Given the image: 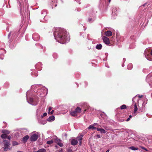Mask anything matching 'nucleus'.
<instances>
[{"instance_id": "c756f323", "label": "nucleus", "mask_w": 152, "mask_h": 152, "mask_svg": "<svg viewBox=\"0 0 152 152\" xmlns=\"http://www.w3.org/2000/svg\"><path fill=\"white\" fill-rule=\"evenodd\" d=\"M134 112L135 113L137 110V108L136 103L134 104Z\"/></svg>"}, {"instance_id": "5fc2aeb1", "label": "nucleus", "mask_w": 152, "mask_h": 152, "mask_svg": "<svg viewBox=\"0 0 152 152\" xmlns=\"http://www.w3.org/2000/svg\"><path fill=\"white\" fill-rule=\"evenodd\" d=\"M151 56H152V50H151Z\"/></svg>"}, {"instance_id": "cd10ccee", "label": "nucleus", "mask_w": 152, "mask_h": 152, "mask_svg": "<svg viewBox=\"0 0 152 152\" xmlns=\"http://www.w3.org/2000/svg\"><path fill=\"white\" fill-rule=\"evenodd\" d=\"M18 1L20 5H21L25 1H26V0H18Z\"/></svg>"}, {"instance_id": "8fccbe9b", "label": "nucleus", "mask_w": 152, "mask_h": 152, "mask_svg": "<svg viewBox=\"0 0 152 152\" xmlns=\"http://www.w3.org/2000/svg\"><path fill=\"white\" fill-rule=\"evenodd\" d=\"M2 52L3 53H6V51L4 50H3V52Z\"/></svg>"}, {"instance_id": "4d7b16f0", "label": "nucleus", "mask_w": 152, "mask_h": 152, "mask_svg": "<svg viewBox=\"0 0 152 152\" xmlns=\"http://www.w3.org/2000/svg\"><path fill=\"white\" fill-rule=\"evenodd\" d=\"M109 150H107L105 152H109Z\"/></svg>"}, {"instance_id": "49530a36", "label": "nucleus", "mask_w": 152, "mask_h": 152, "mask_svg": "<svg viewBox=\"0 0 152 152\" xmlns=\"http://www.w3.org/2000/svg\"><path fill=\"white\" fill-rule=\"evenodd\" d=\"M131 118H129V117L126 120V121H129Z\"/></svg>"}, {"instance_id": "393cba45", "label": "nucleus", "mask_w": 152, "mask_h": 152, "mask_svg": "<svg viewBox=\"0 0 152 152\" xmlns=\"http://www.w3.org/2000/svg\"><path fill=\"white\" fill-rule=\"evenodd\" d=\"M55 143H56L57 144L58 143L60 142L61 141V140H60L58 139L57 137H56V138H55Z\"/></svg>"}, {"instance_id": "4468645a", "label": "nucleus", "mask_w": 152, "mask_h": 152, "mask_svg": "<svg viewBox=\"0 0 152 152\" xmlns=\"http://www.w3.org/2000/svg\"><path fill=\"white\" fill-rule=\"evenodd\" d=\"M55 119V117L53 115L50 116L48 119V121L49 122H52Z\"/></svg>"}, {"instance_id": "412c9836", "label": "nucleus", "mask_w": 152, "mask_h": 152, "mask_svg": "<svg viewBox=\"0 0 152 152\" xmlns=\"http://www.w3.org/2000/svg\"><path fill=\"white\" fill-rule=\"evenodd\" d=\"M143 96L142 95H136L132 99V101L133 102H134V99L137 97H138L139 98H141Z\"/></svg>"}, {"instance_id": "1a4fd4ad", "label": "nucleus", "mask_w": 152, "mask_h": 152, "mask_svg": "<svg viewBox=\"0 0 152 152\" xmlns=\"http://www.w3.org/2000/svg\"><path fill=\"white\" fill-rule=\"evenodd\" d=\"M32 37L34 40L37 41L39 39V36L37 33H35L33 34Z\"/></svg>"}, {"instance_id": "a19ab883", "label": "nucleus", "mask_w": 152, "mask_h": 152, "mask_svg": "<svg viewBox=\"0 0 152 152\" xmlns=\"http://www.w3.org/2000/svg\"><path fill=\"white\" fill-rule=\"evenodd\" d=\"M56 152H63V150L61 149L59 151H57Z\"/></svg>"}, {"instance_id": "6e6552de", "label": "nucleus", "mask_w": 152, "mask_h": 152, "mask_svg": "<svg viewBox=\"0 0 152 152\" xmlns=\"http://www.w3.org/2000/svg\"><path fill=\"white\" fill-rule=\"evenodd\" d=\"M38 138V135L36 134H33L32 135L30 138V140L31 141H35Z\"/></svg>"}, {"instance_id": "7c9ffc66", "label": "nucleus", "mask_w": 152, "mask_h": 152, "mask_svg": "<svg viewBox=\"0 0 152 152\" xmlns=\"http://www.w3.org/2000/svg\"><path fill=\"white\" fill-rule=\"evenodd\" d=\"M53 141L52 140H50L47 141V143L48 144H51L53 143Z\"/></svg>"}, {"instance_id": "473e14b6", "label": "nucleus", "mask_w": 152, "mask_h": 152, "mask_svg": "<svg viewBox=\"0 0 152 152\" xmlns=\"http://www.w3.org/2000/svg\"><path fill=\"white\" fill-rule=\"evenodd\" d=\"M57 144L58 145H59L61 147L63 146V144L61 142V141L58 143H57Z\"/></svg>"}, {"instance_id": "f3484780", "label": "nucleus", "mask_w": 152, "mask_h": 152, "mask_svg": "<svg viewBox=\"0 0 152 152\" xmlns=\"http://www.w3.org/2000/svg\"><path fill=\"white\" fill-rule=\"evenodd\" d=\"M29 138V136L28 135H26L23 137V140L24 142H26L27 141V140Z\"/></svg>"}, {"instance_id": "f03ea898", "label": "nucleus", "mask_w": 152, "mask_h": 152, "mask_svg": "<svg viewBox=\"0 0 152 152\" xmlns=\"http://www.w3.org/2000/svg\"><path fill=\"white\" fill-rule=\"evenodd\" d=\"M32 91L36 93H39L40 91H41L44 94L46 93L45 95H46L48 91L47 88L44 86L42 85H34L31 86Z\"/></svg>"}, {"instance_id": "c9c22d12", "label": "nucleus", "mask_w": 152, "mask_h": 152, "mask_svg": "<svg viewBox=\"0 0 152 152\" xmlns=\"http://www.w3.org/2000/svg\"><path fill=\"white\" fill-rule=\"evenodd\" d=\"M23 132H26V134H27L28 132V131L27 130V129H23Z\"/></svg>"}, {"instance_id": "f8f14e48", "label": "nucleus", "mask_w": 152, "mask_h": 152, "mask_svg": "<svg viewBox=\"0 0 152 152\" xmlns=\"http://www.w3.org/2000/svg\"><path fill=\"white\" fill-rule=\"evenodd\" d=\"M71 143L73 145H76L77 143V140L75 139H73L71 141Z\"/></svg>"}, {"instance_id": "052dcab7", "label": "nucleus", "mask_w": 152, "mask_h": 152, "mask_svg": "<svg viewBox=\"0 0 152 152\" xmlns=\"http://www.w3.org/2000/svg\"><path fill=\"white\" fill-rule=\"evenodd\" d=\"M108 0V2L109 3H110L111 1V0Z\"/></svg>"}, {"instance_id": "39448f33", "label": "nucleus", "mask_w": 152, "mask_h": 152, "mask_svg": "<svg viewBox=\"0 0 152 152\" xmlns=\"http://www.w3.org/2000/svg\"><path fill=\"white\" fill-rule=\"evenodd\" d=\"M146 80L148 83L150 87L152 88V73L149 74L147 75Z\"/></svg>"}, {"instance_id": "69168bd1", "label": "nucleus", "mask_w": 152, "mask_h": 152, "mask_svg": "<svg viewBox=\"0 0 152 152\" xmlns=\"http://www.w3.org/2000/svg\"><path fill=\"white\" fill-rule=\"evenodd\" d=\"M86 110H84V112L86 111Z\"/></svg>"}, {"instance_id": "423d86ee", "label": "nucleus", "mask_w": 152, "mask_h": 152, "mask_svg": "<svg viewBox=\"0 0 152 152\" xmlns=\"http://www.w3.org/2000/svg\"><path fill=\"white\" fill-rule=\"evenodd\" d=\"M112 15H117L119 12V9L116 7H114L112 10Z\"/></svg>"}, {"instance_id": "2f4dec72", "label": "nucleus", "mask_w": 152, "mask_h": 152, "mask_svg": "<svg viewBox=\"0 0 152 152\" xmlns=\"http://www.w3.org/2000/svg\"><path fill=\"white\" fill-rule=\"evenodd\" d=\"M88 21L89 22L92 23L93 21H94V19H92V18H89L88 19Z\"/></svg>"}, {"instance_id": "5701e85b", "label": "nucleus", "mask_w": 152, "mask_h": 152, "mask_svg": "<svg viewBox=\"0 0 152 152\" xmlns=\"http://www.w3.org/2000/svg\"><path fill=\"white\" fill-rule=\"evenodd\" d=\"M33 152H46V150L44 149H41L37 151H34Z\"/></svg>"}, {"instance_id": "37998d69", "label": "nucleus", "mask_w": 152, "mask_h": 152, "mask_svg": "<svg viewBox=\"0 0 152 152\" xmlns=\"http://www.w3.org/2000/svg\"><path fill=\"white\" fill-rule=\"evenodd\" d=\"M47 115V113H44L43 115L42 116V117H43L44 116H46Z\"/></svg>"}, {"instance_id": "20e7f679", "label": "nucleus", "mask_w": 152, "mask_h": 152, "mask_svg": "<svg viewBox=\"0 0 152 152\" xmlns=\"http://www.w3.org/2000/svg\"><path fill=\"white\" fill-rule=\"evenodd\" d=\"M81 109L79 107H77L76 109L70 112L71 115L73 116H76L78 113H80Z\"/></svg>"}, {"instance_id": "b1692460", "label": "nucleus", "mask_w": 152, "mask_h": 152, "mask_svg": "<svg viewBox=\"0 0 152 152\" xmlns=\"http://www.w3.org/2000/svg\"><path fill=\"white\" fill-rule=\"evenodd\" d=\"M129 148L133 151H136L138 149V148L134 146H132Z\"/></svg>"}, {"instance_id": "338daca9", "label": "nucleus", "mask_w": 152, "mask_h": 152, "mask_svg": "<svg viewBox=\"0 0 152 152\" xmlns=\"http://www.w3.org/2000/svg\"><path fill=\"white\" fill-rule=\"evenodd\" d=\"M57 6V5H56H56H55V6Z\"/></svg>"}, {"instance_id": "aec40b11", "label": "nucleus", "mask_w": 152, "mask_h": 152, "mask_svg": "<svg viewBox=\"0 0 152 152\" xmlns=\"http://www.w3.org/2000/svg\"><path fill=\"white\" fill-rule=\"evenodd\" d=\"M102 47V45L101 44H97L96 46V48L98 50H100Z\"/></svg>"}, {"instance_id": "9b49d317", "label": "nucleus", "mask_w": 152, "mask_h": 152, "mask_svg": "<svg viewBox=\"0 0 152 152\" xmlns=\"http://www.w3.org/2000/svg\"><path fill=\"white\" fill-rule=\"evenodd\" d=\"M84 134H83V133L80 134H79L77 137V140L79 141L80 145H81V144L82 137L84 136Z\"/></svg>"}, {"instance_id": "6ab92c4d", "label": "nucleus", "mask_w": 152, "mask_h": 152, "mask_svg": "<svg viewBox=\"0 0 152 152\" xmlns=\"http://www.w3.org/2000/svg\"><path fill=\"white\" fill-rule=\"evenodd\" d=\"M2 132L3 133L6 134H9L10 133L9 131L5 129L3 130L2 131Z\"/></svg>"}, {"instance_id": "f704fd0d", "label": "nucleus", "mask_w": 152, "mask_h": 152, "mask_svg": "<svg viewBox=\"0 0 152 152\" xmlns=\"http://www.w3.org/2000/svg\"><path fill=\"white\" fill-rule=\"evenodd\" d=\"M0 58L1 59H3L4 58V55L3 54H1L0 55Z\"/></svg>"}, {"instance_id": "a211bd4d", "label": "nucleus", "mask_w": 152, "mask_h": 152, "mask_svg": "<svg viewBox=\"0 0 152 152\" xmlns=\"http://www.w3.org/2000/svg\"><path fill=\"white\" fill-rule=\"evenodd\" d=\"M97 128H96V127H95L94 126H93L92 125H91L89 126L88 128V129H96Z\"/></svg>"}, {"instance_id": "ddd939ff", "label": "nucleus", "mask_w": 152, "mask_h": 152, "mask_svg": "<svg viewBox=\"0 0 152 152\" xmlns=\"http://www.w3.org/2000/svg\"><path fill=\"white\" fill-rule=\"evenodd\" d=\"M146 52L147 51L146 50L145 51V55L146 58L149 60L152 61V60H151L150 58V55L147 54Z\"/></svg>"}, {"instance_id": "7ed1b4c3", "label": "nucleus", "mask_w": 152, "mask_h": 152, "mask_svg": "<svg viewBox=\"0 0 152 152\" xmlns=\"http://www.w3.org/2000/svg\"><path fill=\"white\" fill-rule=\"evenodd\" d=\"M33 91H28L26 93L27 101L30 104L33 105H36L37 104L38 102L37 98L34 99L31 98V96L33 95Z\"/></svg>"}, {"instance_id": "bf43d9fd", "label": "nucleus", "mask_w": 152, "mask_h": 152, "mask_svg": "<svg viewBox=\"0 0 152 152\" xmlns=\"http://www.w3.org/2000/svg\"><path fill=\"white\" fill-rule=\"evenodd\" d=\"M124 64H123L122 65V67H124Z\"/></svg>"}, {"instance_id": "a878e982", "label": "nucleus", "mask_w": 152, "mask_h": 152, "mask_svg": "<svg viewBox=\"0 0 152 152\" xmlns=\"http://www.w3.org/2000/svg\"><path fill=\"white\" fill-rule=\"evenodd\" d=\"M41 111V110L40 108L37 109V110L36 114L37 115H39Z\"/></svg>"}, {"instance_id": "680f3d73", "label": "nucleus", "mask_w": 152, "mask_h": 152, "mask_svg": "<svg viewBox=\"0 0 152 152\" xmlns=\"http://www.w3.org/2000/svg\"><path fill=\"white\" fill-rule=\"evenodd\" d=\"M21 13H22V15H23V12H22V11L21 12Z\"/></svg>"}, {"instance_id": "6e6d98bb", "label": "nucleus", "mask_w": 152, "mask_h": 152, "mask_svg": "<svg viewBox=\"0 0 152 152\" xmlns=\"http://www.w3.org/2000/svg\"><path fill=\"white\" fill-rule=\"evenodd\" d=\"M55 147H56V148H58V147L57 145H55Z\"/></svg>"}, {"instance_id": "de8ad7c7", "label": "nucleus", "mask_w": 152, "mask_h": 152, "mask_svg": "<svg viewBox=\"0 0 152 152\" xmlns=\"http://www.w3.org/2000/svg\"><path fill=\"white\" fill-rule=\"evenodd\" d=\"M42 14H47V12H46L45 11H44L42 13Z\"/></svg>"}, {"instance_id": "72a5a7b5", "label": "nucleus", "mask_w": 152, "mask_h": 152, "mask_svg": "<svg viewBox=\"0 0 152 152\" xmlns=\"http://www.w3.org/2000/svg\"><path fill=\"white\" fill-rule=\"evenodd\" d=\"M12 144L13 145H15L18 144V143L15 141H13Z\"/></svg>"}, {"instance_id": "864d4df0", "label": "nucleus", "mask_w": 152, "mask_h": 152, "mask_svg": "<svg viewBox=\"0 0 152 152\" xmlns=\"http://www.w3.org/2000/svg\"><path fill=\"white\" fill-rule=\"evenodd\" d=\"M8 139H9V140H10V137H7Z\"/></svg>"}, {"instance_id": "c03bdc74", "label": "nucleus", "mask_w": 152, "mask_h": 152, "mask_svg": "<svg viewBox=\"0 0 152 152\" xmlns=\"http://www.w3.org/2000/svg\"><path fill=\"white\" fill-rule=\"evenodd\" d=\"M96 137L98 138H100L101 137L100 135L99 134H97Z\"/></svg>"}, {"instance_id": "603ef678", "label": "nucleus", "mask_w": 152, "mask_h": 152, "mask_svg": "<svg viewBox=\"0 0 152 152\" xmlns=\"http://www.w3.org/2000/svg\"><path fill=\"white\" fill-rule=\"evenodd\" d=\"M123 60L124 62L125 61H126V59L125 58H123Z\"/></svg>"}, {"instance_id": "0eeeda50", "label": "nucleus", "mask_w": 152, "mask_h": 152, "mask_svg": "<svg viewBox=\"0 0 152 152\" xmlns=\"http://www.w3.org/2000/svg\"><path fill=\"white\" fill-rule=\"evenodd\" d=\"M3 142H4V150L5 151H7V149L8 148L10 145V143L7 140H4Z\"/></svg>"}, {"instance_id": "2eb2a0df", "label": "nucleus", "mask_w": 152, "mask_h": 152, "mask_svg": "<svg viewBox=\"0 0 152 152\" xmlns=\"http://www.w3.org/2000/svg\"><path fill=\"white\" fill-rule=\"evenodd\" d=\"M97 131H100L101 133L105 134L106 133V131L104 129H102L97 128Z\"/></svg>"}, {"instance_id": "ea45409f", "label": "nucleus", "mask_w": 152, "mask_h": 152, "mask_svg": "<svg viewBox=\"0 0 152 152\" xmlns=\"http://www.w3.org/2000/svg\"><path fill=\"white\" fill-rule=\"evenodd\" d=\"M141 148L142 149H143V150H145V151H148V150L147 149H146L145 147H141Z\"/></svg>"}, {"instance_id": "c85d7f7f", "label": "nucleus", "mask_w": 152, "mask_h": 152, "mask_svg": "<svg viewBox=\"0 0 152 152\" xmlns=\"http://www.w3.org/2000/svg\"><path fill=\"white\" fill-rule=\"evenodd\" d=\"M1 138H3V139H5L7 138V136L6 134H2L1 135Z\"/></svg>"}, {"instance_id": "4be33fe9", "label": "nucleus", "mask_w": 152, "mask_h": 152, "mask_svg": "<svg viewBox=\"0 0 152 152\" xmlns=\"http://www.w3.org/2000/svg\"><path fill=\"white\" fill-rule=\"evenodd\" d=\"M132 68V64L130 63L127 66V69H128L130 70Z\"/></svg>"}, {"instance_id": "3c124183", "label": "nucleus", "mask_w": 152, "mask_h": 152, "mask_svg": "<svg viewBox=\"0 0 152 152\" xmlns=\"http://www.w3.org/2000/svg\"><path fill=\"white\" fill-rule=\"evenodd\" d=\"M132 115H129V118H132Z\"/></svg>"}, {"instance_id": "a18cd8bd", "label": "nucleus", "mask_w": 152, "mask_h": 152, "mask_svg": "<svg viewBox=\"0 0 152 152\" xmlns=\"http://www.w3.org/2000/svg\"><path fill=\"white\" fill-rule=\"evenodd\" d=\"M11 32H10L9 34L8 35V38H9L11 35Z\"/></svg>"}, {"instance_id": "e433bc0d", "label": "nucleus", "mask_w": 152, "mask_h": 152, "mask_svg": "<svg viewBox=\"0 0 152 152\" xmlns=\"http://www.w3.org/2000/svg\"><path fill=\"white\" fill-rule=\"evenodd\" d=\"M72 150L71 148H68L67 150V152H72Z\"/></svg>"}, {"instance_id": "dca6fc26", "label": "nucleus", "mask_w": 152, "mask_h": 152, "mask_svg": "<svg viewBox=\"0 0 152 152\" xmlns=\"http://www.w3.org/2000/svg\"><path fill=\"white\" fill-rule=\"evenodd\" d=\"M104 34L106 36H110L112 35V32L110 31H108L105 32Z\"/></svg>"}, {"instance_id": "f257e3e1", "label": "nucleus", "mask_w": 152, "mask_h": 152, "mask_svg": "<svg viewBox=\"0 0 152 152\" xmlns=\"http://www.w3.org/2000/svg\"><path fill=\"white\" fill-rule=\"evenodd\" d=\"M53 34L55 39L61 44H64L69 41L68 34L63 29L57 28Z\"/></svg>"}, {"instance_id": "79ce46f5", "label": "nucleus", "mask_w": 152, "mask_h": 152, "mask_svg": "<svg viewBox=\"0 0 152 152\" xmlns=\"http://www.w3.org/2000/svg\"><path fill=\"white\" fill-rule=\"evenodd\" d=\"M52 109V107H49L48 108V110L49 111V112H50V111Z\"/></svg>"}, {"instance_id": "4c0bfd02", "label": "nucleus", "mask_w": 152, "mask_h": 152, "mask_svg": "<svg viewBox=\"0 0 152 152\" xmlns=\"http://www.w3.org/2000/svg\"><path fill=\"white\" fill-rule=\"evenodd\" d=\"M41 64V63H38L35 66V67L36 68H38V65H40Z\"/></svg>"}, {"instance_id": "58836bf2", "label": "nucleus", "mask_w": 152, "mask_h": 152, "mask_svg": "<svg viewBox=\"0 0 152 152\" xmlns=\"http://www.w3.org/2000/svg\"><path fill=\"white\" fill-rule=\"evenodd\" d=\"M54 111L53 110H52V111H51V112H49L48 113L50 114H53V113L54 112Z\"/></svg>"}, {"instance_id": "bb28decb", "label": "nucleus", "mask_w": 152, "mask_h": 152, "mask_svg": "<svg viewBox=\"0 0 152 152\" xmlns=\"http://www.w3.org/2000/svg\"><path fill=\"white\" fill-rule=\"evenodd\" d=\"M120 109L121 110L125 109L126 108V106L125 104H123L120 107Z\"/></svg>"}, {"instance_id": "9d476101", "label": "nucleus", "mask_w": 152, "mask_h": 152, "mask_svg": "<svg viewBox=\"0 0 152 152\" xmlns=\"http://www.w3.org/2000/svg\"><path fill=\"white\" fill-rule=\"evenodd\" d=\"M102 39L104 43L106 45H109L110 43V42L108 38L105 36H103Z\"/></svg>"}, {"instance_id": "e2e57ef3", "label": "nucleus", "mask_w": 152, "mask_h": 152, "mask_svg": "<svg viewBox=\"0 0 152 152\" xmlns=\"http://www.w3.org/2000/svg\"><path fill=\"white\" fill-rule=\"evenodd\" d=\"M41 94H42L41 93L39 95H40V96H41Z\"/></svg>"}, {"instance_id": "13d9d810", "label": "nucleus", "mask_w": 152, "mask_h": 152, "mask_svg": "<svg viewBox=\"0 0 152 152\" xmlns=\"http://www.w3.org/2000/svg\"><path fill=\"white\" fill-rule=\"evenodd\" d=\"M146 4V3L145 4H144L143 5V6H145V5Z\"/></svg>"}, {"instance_id": "09e8293b", "label": "nucleus", "mask_w": 152, "mask_h": 152, "mask_svg": "<svg viewBox=\"0 0 152 152\" xmlns=\"http://www.w3.org/2000/svg\"><path fill=\"white\" fill-rule=\"evenodd\" d=\"M97 124V123H94V124H93L92 125L93 126H96Z\"/></svg>"}, {"instance_id": "0e129e2a", "label": "nucleus", "mask_w": 152, "mask_h": 152, "mask_svg": "<svg viewBox=\"0 0 152 152\" xmlns=\"http://www.w3.org/2000/svg\"><path fill=\"white\" fill-rule=\"evenodd\" d=\"M37 76V75H35L36 76Z\"/></svg>"}]
</instances>
